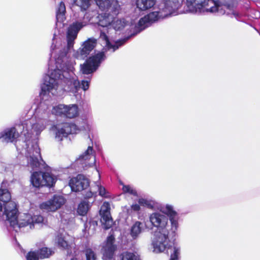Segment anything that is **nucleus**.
<instances>
[{
  "label": "nucleus",
  "instance_id": "b1692460",
  "mask_svg": "<svg viewBox=\"0 0 260 260\" xmlns=\"http://www.w3.org/2000/svg\"><path fill=\"white\" fill-rule=\"evenodd\" d=\"M126 24V22L124 19H119L113 18L112 21L111 28L113 30L111 31V35L115 31L121 30L123 28Z\"/></svg>",
  "mask_w": 260,
  "mask_h": 260
},
{
  "label": "nucleus",
  "instance_id": "7c9ffc66",
  "mask_svg": "<svg viewBox=\"0 0 260 260\" xmlns=\"http://www.w3.org/2000/svg\"><path fill=\"white\" fill-rule=\"evenodd\" d=\"M180 254V248L177 246H174L173 252L171 254L170 260H178Z\"/></svg>",
  "mask_w": 260,
  "mask_h": 260
},
{
  "label": "nucleus",
  "instance_id": "f257e3e1",
  "mask_svg": "<svg viewBox=\"0 0 260 260\" xmlns=\"http://www.w3.org/2000/svg\"><path fill=\"white\" fill-rule=\"evenodd\" d=\"M96 14V11L86 12L82 20L74 22L69 25L67 31V48L61 49L53 43L51 46L50 55L54 59L55 67L50 60L48 63V73L44 77V82L41 87L40 95L44 99L46 95L61 96L64 92L62 83L70 86V91L74 93L81 88L87 90L89 86V80H82L81 83L77 79L74 72V61L70 59V53L73 49L74 42L79 31L88 24L91 19Z\"/></svg>",
  "mask_w": 260,
  "mask_h": 260
},
{
  "label": "nucleus",
  "instance_id": "7ed1b4c3",
  "mask_svg": "<svg viewBox=\"0 0 260 260\" xmlns=\"http://www.w3.org/2000/svg\"><path fill=\"white\" fill-rule=\"evenodd\" d=\"M94 1L100 9L106 12L104 14H99L98 16L99 19L98 24L103 27V29L101 30L100 39L104 42L103 43L104 48L102 52L90 56L85 62L81 65L82 73L86 75L91 74L98 69L102 61L106 58V52L108 51L114 52L131 38V36H129L119 40L116 41L114 45H112L110 43V38H112L111 31H113L111 28L112 21L113 16L119 14L120 6L117 0Z\"/></svg>",
  "mask_w": 260,
  "mask_h": 260
},
{
  "label": "nucleus",
  "instance_id": "4be33fe9",
  "mask_svg": "<svg viewBox=\"0 0 260 260\" xmlns=\"http://www.w3.org/2000/svg\"><path fill=\"white\" fill-rule=\"evenodd\" d=\"M143 231V223L136 221L131 228L130 234L133 239H136Z\"/></svg>",
  "mask_w": 260,
  "mask_h": 260
},
{
  "label": "nucleus",
  "instance_id": "f03ea898",
  "mask_svg": "<svg viewBox=\"0 0 260 260\" xmlns=\"http://www.w3.org/2000/svg\"><path fill=\"white\" fill-rule=\"evenodd\" d=\"M46 122V120H37L31 117L23 120L18 125L21 135L25 137V148L22 150V153L25 155V161L22 165L27 167L30 172L36 171L31 175L30 181L37 188L45 186L52 187L56 181L55 176L42 172L47 170L48 167L41 157L40 148L36 141L45 128Z\"/></svg>",
  "mask_w": 260,
  "mask_h": 260
},
{
  "label": "nucleus",
  "instance_id": "c85d7f7f",
  "mask_svg": "<svg viewBox=\"0 0 260 260\" xmlns=\"http://www.w3.org/2000/svg\"><path fill=\"white\" fill-rule=\"evenodd\" d=\"M122 191L125 193H128L134 196H137V191L130 185H123Z\"/></svg>",
  "mask_w": 260,
  "mask_h": 260
},
{
  "label": "nucleus",
  "instance_id": "aec40b11",
  "mask_svg": "<svg viewBox=\"0 0 260 260\" xmlns=\"http://www.w3.org/2000/svg\"><path fill=\"white\" fill-rule=\"evenodd\" d=\"M11 195L9 191L7 189H3L2 188H0V201L2 202L3 203L2 204L1 202L3 211H5V209L6 206H7L9 202H14L11 200Z\"/></svg>",
  "mask_w": 260,
  "mask_h": 260
},
{
  "label": "nucleus",
  "instance_id": "e433bc0d",
  "mask_svg": "<svg viewBox=\"0 0 260 260\" xmlns=\"http://www.w3.org/2000/svg\"><path fill=\"white\" fill-rule=\"evenodd\" d=\"M16 148L17 149H20V148H18V146H17V145L16 144Z\"/></svg>",
  "mask_w": 260,
  "mask_h": 260
},
{
  "label": "nucleus",
  "instance_id": "f704fd0d",
  "mask_svg": "<svg viewBox=\"0 0 260 260\" xmlns=\"http://www.w3.org/2000/svg\"><path fill=\"white\" fill-rule=\"evenodd\" d=\"M96 170L97 172L98 173L99 177L100 178V175L99 171L97 170V169H96Z\"/></svg>",
  "mask_w": 260,
  "mask_h": 260
},
{
  "label": "nucleus",
  "instance_id": "f8f14e48",
  "mask_svg": "<svg viewBox=\"0 0 260 260\" xmlns=\"http://www.w3.org/2000/svg\"><path fill=\"white\" fill-rule=\"evenodd\" d=\"M69 185L73 191L85 190L89 186V180L82 174H79L70 180Z\"/></svg>",
  "mask_w": 260,
  "mask_h": 260
},
{
  "label": "nucleus",
  "instance_id": "20e7f679",
  "mask_svg": "<svg viewBox=\"0 0 260 260\" xmlns=\"http://www.w3.org/2000/svg\"><path fill=\"white\" fill-rule=\"evenodd\" d=\"M159 210L161 212L156 211L150 214V226L145 223L146 229L152 230L153 227L157 229L152 241L153 251L156 253L164 252L169 247V237H175L179 226V214L173 205L168 204L161 205Z\"/></svg>",
  "mask_w": 260,
  "mask_h": 260
},
{
  "label": "nucleus",
  "instance_id": "cd10ccee",
  "mask_svg": "<svg viewBox=\"0 0 260 260\" xmlns=\"http://www.w3.org/2000/svg\"><path fill=\"white\" fill-rule=\"evenodd\" d=\"M73 2L82 9L86 10L90 5V0H73Z\"/></svg>",
  "mask_w": 260,
  "mask_h": 260
},
{
  "label": "nucleus",
  "instance_id": "393cba45",
  "mask_svg": "<svg viewBox=\"0 0 260 260\" xmlns=\"http://www.w3.org/2000/svg\"><path fill=\"white\" fill-rule=\"evenodd\" d=\"M90 207L89 202L84 200L81 201L78 205L77 213L81 216L85 215Z\"/></svg>",
  "mask_w": 260,
  "mask_h": 260
},
{
  "label": "nucleus",
  "instance_id": "a211bd4d",
  "mask_svg": "<svg viewBox=\"0 0 260 260\" xmlns=\"http://www.w3.org/2000/svg\"><path fill=\"white\" fill-rule=\"evenodd\" d=\"M53 253V251L47 247H43L37 252L30 251L26 255L27 260H38L40 258L49 257Z\"/></svg>",
  "mask_w": 260,
  "mask_h": 260
},
{
  "label": "nucleus",
  "instance_id": "bb28decb",
  "mask_svg": "<svg viewBox=\"0 0 260 260\" xmlns=\"http://www.w3.org/2000/svg\"><path fill=\"white\" fill-rule=\"evenodd\" d=\"M138 203L141 206L149 209H153L156 206V202L154 201L144 198L139 199Z\"/></svg>",
  "mask_w": 260,
  "mask_h": 260
},
{
  "label": "nucleus",
  "instance_id": "9b49d317",
  "mask_svg": "<svg viewBox=\"0 0 260 260\" xmlns=\"http://www.w3.org/2000/svg\"><path fill=\"white\" fill-rule=\"evenodd\" d=\"M96 42V39L94 38L87 39L83 43L79 49L74 54V57L77 59H84L95 47Z\"/></svg>",
  "mask_w": 260,
  "mask_h": 260
},
{
  "label": "nucleus",
  "instance_id": "a878e982",
  "mask_svg": "<svg viewBox=\"0 0 260 260\" xmlns=\"http://www.w3.org/2000/svg\"><path fill=\"white\" fill-rule=\"evenodd\" d=\"M119 260H141L140 255L137 252L126 251L119 255Z\"/></svg>",
  "mask_w": 260,
  "mask_h": 260
},
{
  "label": "nucleus",
  "instance_id": "0eeeda50",
  "mask_svg": "<svg viewBox=\"0 0 260 260\" xmlns=\"http://www.w3.org/2000/svg\"><path fill=\"white\" fill-rule=\"evenodd\" d=\"M162 10H161L159 8L158 5L157 8L155 9L154 12L150 13L148 15L145 16L144 17L140 19L139 21L138 26H137V30H138L136 32L132 34V36H135L138 33L144 30L146 27H148L150 23H153L159 19L164 18L168 16H161L162 15L161 12Z\"/></svg>",
  "mask_w": 260,
  "mask_h": 260
},
{
  "label": "nucleus",
  "instance_id": "423d86ee",
  "mask_svg": "<svg viewBox=\"0 0 260 260\" xmlns=\"http://www.w3.org/2000/svg\"><path fill=\"white\" fill-rule=\"evenodd\" d=\"M186 11L192 13L210 12L218 15H233L237 14L234 11L233 5L222 4L220 0H186Z\"/></svg>",
  "mask_w": 260,
  "mask_h": 260
},
{
  "label": "nucleus",
  "instance_id": "1a4fd4ad",
  "mask_svg": "<svg viewBox=\"0 0 260 260\" xmlns=\"http://www.w3.org/2000/svg\"><path fill=\"white\" fill-rule=\"evenodd\" d=\"M65 203L66 199L63 196L55 194L48 201L41 203L40 208L47 211L55 212L60 209Z\"/></svg>",
  "mask_w": 260,
  "mask_h": 260
},
{
  "label": "nucleus",
  "instance_id": "6ab92c4d",
  "mask_svg": "<svg viewBox=\"0 0 260 260\" xmlns=\"http://www.w3.org/2000/svg\"><path fill=\"white\" fill-rule=\"evenodd\" d=\"M56 241L59 247L63 249H67L72 244L74 239L69 235H63L60 234L57 236Z\"/></svg>",
  "mask_w": 260,
  "mask_h": 260
},
{
  "label": "nucleus",
  "instance_id": "dca6fc26",
  "mask_svg": "<svg viewBox=\"0 0 260 260\" xmlns=\"http://www.w3.org/2000/svg\"><path fill=\"white\" fill-rule=\"evenodd\" d=\"M19 136V133L15 127H7L0 133V139L4 142L12 143Z\"/></svg>",
  "mask_w": 260,
  "mask_h": 260
},
{
  "label": "nucleus",
  "instance_id": "2f4dec72",
  "mask_svg": "<svg viewBox=\"0 0 260 260\" xmlns=\"http://www.w3.org/2000/svg\"><path fill=\"white\" fill-rule=\"evenodd\" d=\"M96 187L99 190L100 196L105 198H110L109 193L107 191L104 187L97 184Z\"/></svg>",
  "mask_w": 260,
  "mask_h": 260
},
{
  "label": "nucleus",
  "instance_id": "39448f33",
  "mask_svg": "<svg viewBox=\"0 0 260 260\" xmlns=\"http://www.w3.org/2000/svg\"><path fill=\"white\" fill-rule=\"evenodd\" d=\"M17 204L15 202H9L3 211L0 203V221H7L10 226L16 232H18L21 228L29 226V229L34 228L35 223H41L44 221V218L40 215L32 216L29 213H20L18 215Z\"/></svg>",
  "mask_w": 260,
  "mask_h": 260
},
{
  "label": "nucleus",
  "instance_id": "2eb2a0df",
  "mask_svg": "<svg viewBox=\"0 0 260 260\" xmlns=\"http://www.w3.org/2000/svg\"><path fill=\"white\" fill-rule=\"evenodd\" d=\"M110 210V206L109 203L107 202H104L101 207L100 214L101 216V221L103 228L106 230L110 229L113 224Z\"/></svg>",
  "mask_w": 260,
  "mask_h": 260
},
{
  "label": "nucleus",
  "instance_id": "f3484780",
  "mask_svg": "<svg viewBox=\"0 0 260 260\" xmlns=\"http://www.w3.org/2000/svg\"><path fill=\"white\" fill-rule=\"evenodd\" d=\"M114 241L115 238L112 235L107 237L106 244L104 247V260H109L112 258L116 249V246L114 244Z\"/></svg>",
  "mask_w": 260,
  "mask_h": 260
},
{
  "label": "nucleus",
  "instance_id": "4468645a",
  "mask_svg": "<svg viewBox=\"0 0 260 260\" xmlns=\"http://www.w3.org/2000/svg\"><path fill=\"white\" fill-rule=\"evenodd\" d=\"M158 6L159 9L162 10V16H169L176 13L181 4L178 0H162Z\"/></svg>",
  "mask_w": 260,
  "mask_h": 260
},
{
  "label": "nucleus",
  "instance_id": "c9c22d12",
  "mask_svg": "<svg viewBox=\"0 0 260 260\" xmlns=\"http://www.w3.org/2000/svg\"><path fill=\"white\" fill-rule=\"evenodd\" d=\"M71 260H77V258H72Z\"/></svg>",
  "mask_w": 260,
  "mask_h": 260
},
{
  "label": "nucleus",
  "instance_id": "9d476101",
  "mask_svg": "<svg viewBox=\"0 0 260 260\" xmlns=\"http://www.w3.org/2000/svg\"><path fill=\"white\" fill-rule=\"evenodd\" d=\"M55 138L57 141H61L70 134L77 133L78 129L76 125L73 123H64L55 127Z\"/></svg>",
  "mask_w": 260,
  "mask_h": 260
},
{
  "label": "nucleus",
  "instance_id": "ddd939ff",
  "mask_svg": "<svg viewBox=\"0 0 260 260\" xmlns=\"http://www.w3.org/2000/svg\"><path fill=\"white\" fill-rule=\"evenodd\" d=\"M77 163L82 165L84 169L91 167L95 163V156L92 147L88 146L87 150L80 155Z\"/></svg>",
  "mask_w": 260,
  "mask_h": 260
},
{
  "label": "nucleus",
  "instance_id": "72a5a7b5",
  "mask_svg": "<svg viewBox=\"0 0 260 260\" xmlns=\"http://www.w3.org/2000/svg\"><path fill=\"white\" fill-rule=\"evenodd\" d=\"M140 204H134L131 206L132 209L134 211H139L140 210Z\"/></svg>",
  "mask_w": 260,
  "mask_h": 260
},
{
  "label": "nucleus",
  "instance_id": "473e14b6",
  "mask_svg": "<svg viewBox=\"0 0 260 260\" xmlns=\"http://www.w3.org/2000/svg\"><path fill=\"white\" fill-rule=\"evenodd\" d=\"M96 193L95 192H92V191L89 190L86 192L84 191L83 195L85 199H90L93 196H96Z\"/></svg>",
  "mask_w": 260,
  "mask_h": 260
},
{
  "label": "nucleus",
  "instance_id": "6e6552de",
  "mask_svg": "<svg viewBox=\"0 0 260 260\" xmlns=\"http://www.w3.org/2000/svg\"><path fill=\"white\" fill-rule=\"evenodd\" d=\"M52 112L56 115L73 118L78 115L79 109L76 104H59L53 108Z\"/></svg>",
  "mask_w": 260,
  "mask_h": 260
},
{
  "label": "nucleus",
  "instance_id": "412c9836",
  "mask_svg": "<svg viewBox=\"0 0 260 260\" xmlns=\"http://www.w3.org/2000/svg\"><path fill=\"white\" fill-rule=\"evenodd\" d=\"M156 0H137V7L141 11H146L153 7Z\"/></svg>",
  "mask_w": 260,
  "mask_h": 260
},
{
  "label": "nucleus",
  "instance_id": "5701e85b",
  "mask_svg": "<svg viewBox=\"0 0 260 260\" xmlns=\"http://www.w3.org/2000/svg\"><path fill=\"white\" fill-rule=\"evenodd\" d=\"M56 21L57 23H62L66 19V7L64 4L61 2L56 9Z\"/></svg>",
  "mask_w": 260,
  "mask_h": 260
},
{
  "label": "nucleus",
  "instance_id": "c756f323",
  "mask_svg": "<svg viewBox=\"0 0 260 260\" xmlns=\"http://www.w3.org/2000/svg\"><path fill=\"white\" fill-rule=\"evenodd\" d=\"M86 260H96V255L94 252L90 248L85 250Z\"/></svg>",
  "mask_w": 260,
  "mask_h": 260
}]
</instances>
